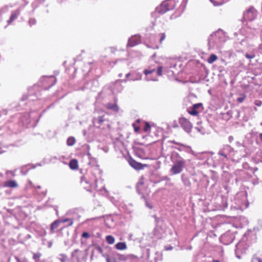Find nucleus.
<instances>
[{
	"instance_id": "nucleus-1",
	"label": "nucleus",
	"mask_w": 262,
	"mask_h": 262,
	"mask_svg": "<svg viewBox=\"0 0 262 262\" xmlns=\"http://www.w3.org/2000/svg\"><path fill=\"white\" fill-rule=\"evenodd\" d=\"M185 165V161L181 157H178L174 162L170 169V172L173 174L180 173Z\"/></svg>"
},
{
	"instance_id": "nucleus-2",
	"label": "nucleus",
	"mask_w": 262,
	"mask_h": 262,
	"mask_svg": "<svg viewBox=\"0 0 262 262\" xmlns=\"http://www.w3.org/2000/svg\"><path fill=\"white\" fill-rule=\"evenodd\" d=\"M179 122L182 127L187 133L190 132L192 125L191 122L184 117H181Z\"/></svg>"
},
{
	"instance_id": "nucleus-3",
	"label": "nucleus",
	"mask_w": 262,
	"mask_h": 262,
	"mask_svg": "<svg viewBox=\"0 0 262 262\" xmlns=\"http://www.w3.org/2000/svg\"><path fill=\"white\" fill-rule=\"evenodd\" d=\"M234 151V149L229 145H225L221 148L218 154L221 156L224 157L226 160H228V155H230Z\"/></svg>"
},
{
	"instance_id": "nucleus-4",
	"label": "nucleus",
	"mask_w": 262,
	"mask_h": 262,
	"mask_svg": "<svg viewBox=\"0 0 262 262\" xmlns=\"http://www.w3.org/2000/svg\"><path fill=\"white\" fill-rule=\"evenodd\" d=\"M256 10L253 7H250L244 14V18L250 21L253 20L256 16Z\"/></svg>"
},
{
	"instance_id": "nucleus-5",
	"label": "nucleus",
	"mask_w": 262,
	"mask_h": 262,
	"mask_svg": "<svg viewBox=\"0 0 262 262\" xmlns=\"http://www.w3.org/2000/svg\"><path fill=\"white\" fill-rule=\"evenodd\" d=\"M203 109L202 104L201 103L194 104L191 108L188 111V113L193 116H197L199 112Z\"/></svg>"
},
{
	"instance_id": "nucleus-6",
	"label": "nucleus",
	"mask_w": 262,
	"mask_h": 262,
	"mask_svg": "<svg viewBox=\"0 0 262 262\" xmlns=\"http://www.w3.org/2000/svg\"><path fill=\"white\" fill-rule=\"evenodd\" d=\"M128 163L133 168L137 170L142 169L144 167L142 164L137 162L132 158L129 159Z\"/></svg>"
},
{
	"instance_id": "nucleus-7",
	"label": "nucleus",
	"mask_w": 262,
	"mask_h": 262,
	"mask_svg": "<svg viewBox=\"0 0 262 262\" xmlns=\"http://www.w3.org/2000/svg\"><path fill=\"white\" fill-rule=\"evenodd\" d=\"M139 42L140 38L137 36H134L129 38L128 45L130 47H133L137 45Z\"/></svg>"
},
{
	"instance_id": "nucleus-8",
	"label": "nucleus",
	"mask_w": 262,
	"mask_h": 262,
	"mask_svg": "<svg viewBox=\"0 0 262 262\" xmlns=\"http://www.w3.org/2000/svg\"><path fill=\"white\" fill-rule=\"evenodd\" d=\"M4 186L9 188H16L18 187L17 182L14 180H10L5 182Z\"/></svg>"
},
{
	"instance_id": "nucleus-9",
	"label": "nucleus",
	"mask_w": 262,
	"mask_h": 262,
	"mask_svg": "<svg viewBox=\"0 0 262 262\" xmlns=\"http://www.w3.org/2000/svg\"><path fill=\"white\" fill-rule=\"evenodd\" d=\"M20 11L17 10L12 12L10 19L7 21L9 24H11L19 15Z\"/></svg>"
},
{
	"instance_id": "nucleus-10",
	"label": "nucleus",
	"mask_w": 262,
	"mask_h": 262,
	"mask_svg": "<svg viewBox=\"0 0 262 262\" xmlns=\"http://www.w3.org/2000/svg\"><path fill=\"white\" fill-rule=\"evenodd\" d=\"M69 166L72 169H77L78 167V161L76 159L71 160L69 163Z\"/></svg>"
},
{
	"instance_id": "nucleus-11",
	"label": "nucleus",
	"mask_w": 262,
	"mask_h": 262,
	"mask_svg": "<svg viewBox=\"0 0 262 262\" xmlns=\"http://www.w3.org/2000/svg\"><path fill=\"white\" fill-rule=\"evenodd\" d=\"M60 221L59 220H56L53 223H52L51 225L50 230L52 233L54 232V230L59 226V223Z\"/></svg>"
},
{
	"instance_id": "nucleus-12",
	"label": "nucleus",
	"mask_w": 262,
	"mask_h": 262,
	"mask_svg": "<svg viewBox=\"0 0 262 262\" xmlns=\"http://www.w3.org/2000/svg\"><path fill=\"white\" fill-rule=\"evenodd\" d=\"M115 247L118 250H123L127 248V246L125 243L120 242L116 244Z\"/></svg>"
},
{
	"instance_id": "nucleus-13",
	"label": "nucleus",
	"mask_w": 262,
	"mask_h": 262,
	"mask_svg": "<svg viewBox=\"0 0 262 262\" xmlns=\"http://www.w3.org/2000/svg\"><path fill=\"white\" fill-rule=\"evenodd\" d=\"M106 107L115 112H118L119 110V107L116 104L108 103L106 105Z\"/></svg>"
},
{
	"instance_id": "nucleus-14",
	"label": "nucleus",
	"mask_w": 262,
	"mask_h": 262,
	"mask_svg": "<svg viewBox=\"0 0 262 262\" xmlns=\"http://www.w3.org/2000/svg\"><path fill=\"white\" fill-rule=\"evenodd\" d=\"M217 56L215 54H212L210 56V57L207 59V62L211 64L213 62H214L215 61H216L217 60Z\"/></svg>"
},
{
	"instance_id": "nucleus-15",
	"label": "nucleus",
	"mask_w": 262,
	"mask_h": 262,
	"mask_svg": "<svg viewBox=\"0 0 262 262\" xmlns=\"http://www.w3.org/2000/svg\"><path fill=\"white\" fill-rule=\"evenodd\" d=\"M106 241L109 244H113L115 243V238L112 235H107L106 237Z\"/></svg>"
},
{
	"instance_id": "nucleus-16",
	"label": "nucleus",
	"mask_w": 262,
	"mask_h": 262,
	"mask_svg": "<svg viewBox=\"0 0 262 262\" xmlns=\"http://www.w3.org/2000/svg\"><path fill=\"white\" fill-rule=\"evenodd\" d=\"M75 143V139L74 137H69L67 141V143L69 146H72Z\"/></svg>"
},
{
	"instance_id": "nucleus-17",
	"label": "nucleus",
	"mask_w": 262,
	"mask_h": 262,
	"mask_svg": "<svg viewBox=\"0 0 262 262\" xmlns=\"http://www.w3.org/2000/svg\"><path fill=\"white\" fill-rule=\"evenodd\" d=\"M182 181L185 185L190 186L191 183L187 178H184L183 175L182 176Z\"/></svg>"
},
{
	"instance_id": "nucleus-18",
	"label": "nucleus",
	"mask_w": 262,
	"mask_h": 262,
	"mask_svg": "<svg viewBox=\"0 0 262 262\" xmlns=\"http://www.w3.org/2000/svg\"><path fill=\"white\" fill-rule=\"evenodd\" d=\"M41 256V254L39 252L34 253L33 258L36 262H38L39 260L40 257Z\"/></svg>"
},
{
	"instance_id": "nucleus-19",
	"label": "nucleus",
	"mask_w": 262,
	"mask_h": 262,
	"mask_svg": "<svg viewBox=\"0 0 262 262\" xmlns=\"http://www.w3.org/2000/svg\"><path fill=\"white\" fill-rule=\"evenodd\" d=\"M150 130V125L148 122H146L144 128L145 132H149Z\"/></svg>"
},
{
	"instance_id": "nucleus-20",
	"label": "nucleus",
	"mask_w": 262,
	"mask_h": 262,
	"mask_svg": "<svg viewBox=\"0 0 262 262\" xmlns=\"http://www.w3.org/2000/svg\"><path fill=\"white\" fill-rule=\"evenodd\" d=\"M162 70H163L162 67H158V70H157V75L158 76H161L162 75Z\"/></svg>"
},
{
	"instance_id": "nucleus-21",
	"label": "nucleus",
	"mask_w": 262,
	"mask_h": 262,
	"mask_svg": "<svg viewBox=\"0 0 262 262\" xmlns=\"http://www.w3.org/2000/svg\"><path fill=\"white\" fill-rule=\"evenodd\" d=\"M160 43H162V41L165 39L166 35L165 33H161L160 34Z\"/></svg>"
},
{
	"instance_id": "nucleus-22",
	"label": "nucleus",
	"mask_w": 262,
	"mask_h": 262,
	"mask_svg": "<svg viewBox=\"0 0 262 262\" xmlns=\"http://www.w3.org/2000/svg\"><path fill=\"white\" fill-rule=\"evenodd\" d=\"M155 71V69H153L152 70H144V74L147 75L148 74H151L152 73H153Z\"/></svg>"
},
{
	"instance_id": "nucleus-23",
	"label": "nucleus",
	"mask_w": 262,
	"mask_h": 262,
	"mask_svg": "<svg viewBox=\"0 0 262 262\" xmlns=\"http://www.w3.org/2000/svg\"><path fill=\"white\" fill-rule=\"evenodd\" d=\"M254 104L255 105L258 106H260L262 104V102L260 100H255V102H254Z\"/></svg>"
},
{
	"instance_id": "nucleus-24",
	"label": "nucleus",
	"mask_w": 262,
	"mask_h": 262,
	"mask_svg": "<svg viewBox=\"0 0 262 262\" xmlns=\"http://www.w3.org/2000/svg\"><path fill=\"white\" fill-rule=\"evenodd\" d=\"M245 96L244 95L243 96L241 97H239L237 99V100L240 102V103H242L245 99Z\"/></svg>"
},
{
	"instance_id": "nucleus-25",
	"label": "nucleus",
	"mask_w": 262,
	"mask_h": 262,
	"mask_svg": "<svg viewBox=\"0 0 262 262\" xmlns=\"http://www.w3.org/2000/svg\"><path fill=\"white\" fill-rule=\"evenodd\" d=\"M245 56L246 58H249V59H252V58H254V57H255V55H250L249 54H246L245 55Z\"/></svg>"
},
{
	"instance_id": "nucleus-26",
	"label": "nucleus",
	"mask_w": 262,
	"mask_h": 262,
	"mask_svg": "<svg viewBox=\"0 0 262 262\" xmlns=\"http://www.w3.org/2000/svg\"><path fill=\"white\" fill-rule=\"evenodd\" d=\"M82 236L83 238H89L90 235H89V234L88 232H83L82 234Z\"/></svg>"
},
{
	"instance_id": "nucleus-27",
	"label": "nucleus",
	"mask_w": 262,
	"mask_h": 262,
	"mask_svg": "<svg viewBox=\"0 0 262 262\" xmlns=\"http://www.w3.org/2000/svg\"><path fill=\"white\" fill-rule=\"evenodd\" d=\"M71 219H63V220H59L60 221V223H66V222H69L70 221Z\"/></svg>"
},
{
	"instance_id": "nucleus-28",
	"label": "nucleus",
	"mask_w": 262,
	"mask_h": 262,
	"mask_svg": "<svg viewBox=\"0 0 262 262\" xmlns=\"http://www.w3.org/2000/svg\"><path fill=\"white\" fill-rule=\"evenodd\" d=\"M234 140V138H233V136H229V138H228V141H229V143H231Z\"/></svg>"
},
{
	"instance_id": "nucleus-29",
	"label": "nucleus",
	"mask_w": 262,
	"mask_h": 262,
	"mask_svg": "<svg viewBox=\"0 0 262 262\" xmlns=\"http://www.w3.org/2000/svg\"><path fill=\"white\" fill-rule=\"evenodd\" d=\"M29 23L31 24H35V20L34 19H31L30 20H29Z\"/></svg>"
},
{
	"instance_id": "nucleus-30",
	"label": "nucleus",
	"mask_w": 262,
	"mask_h": 262,
	"mask_svg": "<svg viewBox=\"0 0 262 262\" xmlns=\"http://www.w3.org/2000/svg\"><path fill=\"white\" fill-rule=\"evenodd\" d=\"M106 262H114V260L110 259L108 256L106 257Z\"/></svg>"
},
{
	"instance_id": "nucleus-31",
	"label": "nucleus",
	"mask_w": 262,
	"mask_h": 262,
	"mask_svg": "<svg viewBox=\"0 0 262 262\" xmlns=\"http://www.w3.org/2000/svg\"><path fill=\"white\" fill-rule=\"evenodd\" d=\"M61 255L63 257V258L60 259L61 262H64V259L66 258V257L63 254H61Z\"/></svg>"
},
{
	"instance_id": "nucleus-32",
	"label": "nucleus",
	"mask_w": 262,
	"mask_h": 262,
	"mask_svg": "<svg viewBox=\"0 0 262 262\" xmlns=\"http://www.w3.org/2000/svg\"><path fill=\"white\" fill-rule=\"evenodd\" d=\"M169 142L173 143V144H178V145L180 144L179 143H178V142H176L174 140H173V141H169Z\"/></svg>"
},
{
	"instance_id": "nucleus-33",
	"label": "nucleus",
	"mask_w": 262,
	"mask_h": 262,
	"mask_svg": "<svg viewBox=\"0 0 262 262\" xmlns=\"http://www.w3.org/2000/svg\"><path fill=\"white\" fill-rule=\"evenodd\" d=\"M73 224V220H71H71H70V221H69V226H72Z\"/></svg>"
},
{
	"instance_id": "nucleus-34",
	"label": "nucleus",
	"mask_w": 262,
	"mask_h": 262,
	"mask_svg": "<svg viewBox=\"0 0 262 262\" xmlns=\"http://www.w3.org/2000/svg\"><path fill=\"white\" fill-rule=\"evenodd\" d=\"M143 184V181H140L138 183V187H139V185H142Z\"/></svg>"
},
{
	"instance_id": "nucleus-35",
	"label": "nucleus",
	"mask_w": 262,
	"mask_h": 262,
	"mask_svg": "<svg viewBox=\"0 0 262 262\" xmlns=\"http://www.w3.org/2000/svg\"><path fill=\"white\" fill-rule=\"evenodd\" d=\"M146 206L149 207V208L151 209L152 208V206L151 205H150L149 204H148V203L146 202Z\"/></svg>"
},
{
	"instance_id": "nucleus-36",
	"label": "nucleus",
	"mask_w": 262,
	"mask_h": 262,
	"mask_svg": "<svg viewBox=\"0 0 262 262\" xmlns=\"http://www.w3.org/2000/svg\"><path fill=\"white\" fill-rule=\"evenodd\" d=\"M259 137H260V139H261V141H262V133L260 134Z\"/></svg>"
},
{
	"instance_id": "nucleus-37",
	"label": "nucleus",
	"mask_w": 262,
	"mask_h": 262,
	"mask_svg": "<svg viewBox=\"0 0 262 262\" xmlns=\"http://www.w3.org/2000/svg\"><path fill=\"white\" fill-rule=\"evenodd\" d=\"M16 259H17V262H24V261H21L20 260V259L19 258H17Z\"/></svg>"
},
{
	"instance_id": "nucleus-38",
	"label": "nucleus",
	"mask_w": 262,
	"mask_h": 262,
	"mask_svg": "<svg viewBox=\"0 0 262 262\" xmlns=\"http://www.w3.org/2000/svg\"><path fill=\"white\" fill-rule=\"evenodd\" d=\"M130 74L129 73H127L126 75V77H128L129 76Z\"/></svg>"
},
{
	"instance_id": "nucleus-39",
	"label": "nucleus",
	"mask_w": 262,
	"mask_h": 262,
	"mask_svg": "<svg viewBox=\"0 0 262 262\" xmlns=\"http://www.w3.org/2000/svg\"><path fill=\"white\" fill-rule=\"evenodd\" d=\"M212 262H219V261L217 260H213Z\"/></svg>"
},
{
	"instance_id": "nucleus-40",
	"label": "nucleus",
	"mask_w": 262,
	"mask_h": 262,
	"mask_svg": "<svg viewBox=\"0 0 262 262\" xmlns=\"http://www.w3.org/2000/svg\"><path fill=\"white\" fill-rule=\"evenodd\" d=\"M219 32H220V31L219 30V31H217V32H215L214 34H216L217 33H219Z\"/></svg>"
},
{
	"instance_id": "nucleus-41",
	"label": "nucleus",
	"mask_w": 262,
	"mask_h": 262,
	"mask_svg": "<svg viewBox=\"0 0 262 262\" xmlns=\"http://www.w3.org/2000/svg\"><path fill=\"white\" fill-rule=\"evenodd\" d=\"M210 38H209L208 44H210Z\"/></svg>"
},
{
	"instance_id": "nucleus-42",
	"label": "nucleus",
	"mask_w": 262,
	"mask_h": 262,
	"mask_svg": "<svg viewBox=\"0 0 262 262\" xmlns=\"http://www.w3.org/2000/svg\"><path fill=\"white\" fill-rule=\"evenodd\" d=\"M213 35V34H211L210 37L212 36Z\"/></svg>"
}]
</instances>
